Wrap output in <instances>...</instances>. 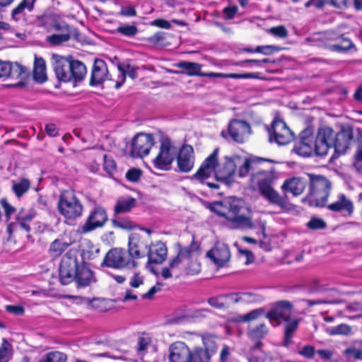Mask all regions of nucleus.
<instances>
[{
    "label": "nucleus",
    "mask_w": 362,
    "mask_h": 362,
    "mask_svg": "<svg viewBox=\"0 0 362 362\" xmlns=\"http://www.w3.org/2000/svg\"><path fill=\"white\" fill-rule=\"evenodd\" d=\"M218 149L216 148L202 163L192 179L201 183H205L212 173L216 180L227 185L235 182L238 175L240 177H246L249 172L255 168V165L261 160L258 157L245 158L238 155L225 156L221 162L218 161ZM211 189H218L219 185L216 183L206 182Z\"/></svg>",
    "instance_id": "nucleus-1"
},
{
    "label": "nucleus",
    "mask_w": 362,
    "mask_h": 362,
    "mask_svg": "<svg viewBox=\"0 0 362 362\" xmlns=\"http://www.w3.org/2000/svg\"><path fill=\"white\" fill-rule=\"evenodd\" d=\"M200 272L201 263L198 260L197 252L191 247H180L177 256L169 261L168 267L162 269L161 276L167 279L182 275H197Z\"/></svg>",
    "instance_id": "nucleus-2"
},
{
    "label": "nucleus",
    "mask_w": 362,
    "mask_h": 362,
    "mask_svg": "<svg viewBox=\"0 0 362 362\" xmlns=\"http://www.w3.org/2000/svg\"><path fill=\"white\" fill-rule=\"evenodd\" d=\"M259 158L261 160L255 165V168H254V170H257V171L251 175V185L257 187L259 194L269 203L280 206L281 208H285L286 206L285 198L281 197L272 186L276 178L274 170L273 168L263 170L259 168L258 165L265 160L261 158ZM252 170H253V169Z\"/></svg>",
    "instance_id": "nucleus-3"
},
{
    "label": "nucleus",
    "mask_w": 362,
    "mask_h": 362,
    "mask_svg": "<svg viewBox=\"0 0 362 362\" xmlns=\"http://www.w3.org/2000/svg\"><path fill=\"white\" fill-rule=\"evenodd\" d=\"M76 279L79 286L85 287L95 281L93 272L86 266L79 267L76 257L70 252L66 253L59 266V279L67 285Z\"/></svg>",
    "instance_id": "nucleus-4"
},
{
    "label": "nucleus",
    "mask_w": 362,
    "mask_h": 362,
    "mask_svg": "<svg viewBox=\"0 0 362 362\" xmlns=\"http://www.w3.org/2000/svg\"><path fill=\"white\" fill-rule=\"evenodd\" d=\"M241 199L231 198L223 202H216L209 206L211 211L223 217L233 228H252L254 224L251 218L241 213L243 209Z\"/></svg>",
    "instance_id": "nucleus-5"
},
{
    "label": "nucleus",
    "mask_w": 362,
    "mask_h": 362,
    "mask_svg": "<svg viewBox=\"0 0 362 362\" xmlns=\"http://www.w3.org/2000/svg\"><path fill=\"white\" fill-rule=\"evenodd\" d=\"M57 210L66 223H72L83 215V206L74 191L64 190L59 195Z\"/></svg>",
    "instance_id": "nucleus-6"
},
{
    "label": "nucleus",
    "mask_w": 362,
    "mask_h": 362,
    "mask_svg": "<svg viewBox=\"0 0 362 362\" xmlns=\"http://www.w3.org/2000/svg\"><path fill=\"white\" fill-rule=\"evenodd\" d=\"M310 180L308 201L310 206H323L327 201L332 183L325 176L308 174Z\"/></svg>",
    "instance_id": "nucleus-7"
},
{
    "label": "nucleus",
    "mask_w": 362,
    "mask_h": 362,
    "mask_svg": "<svg viewBox=\"0 0 362 362\" xmlns=\"http://www.w3.org/2000/svg\"><path fill=\"white\" fill-rule=\"evenodd\" d=\"M101 266L122 269L124 268H135L137 266V262L129 257L125 250L113 248L107 252Z\"/></svg>",
    "instance_id": "nucleus-8"
},
{
    "label": "nucleus",
    "mask_w": 362,
    "mask_h": 362,
    "mask_svg": "<svg viewBox=\"0 0 362 362\" xmlns=\"http://www.w3.org/2000/svg\"><path fill=\"white\" fill-rule=\"evenodd\" d=\"M177 148L168 138H163L160 141L159 152L152 162L158 170H168L175 158Z\"/></svg>",
    "instance_id": "nucleus-9"
},
{
    "label": "nucleus",
    "mask_w": 362,
    "mask_h": 362,
    "mask_svg": "<svg viewBox=\"0 0 362 362\" xmlns=\"http://www.w3.org/2000/svg\"><path fill=\"white\" fill-rule=\"evenodd\" d=\"M269 141L279 145H286L293 139V133L286 124L280 119L273 121L272 128L268 129Z\"/></svg>",
    "instance_id": "nucleus-10"
},
{
    "label": "nucleus",
    "mask_w": 362,
    "mask_h": 362,
    "mask_svg": "<svg viewBox=\"0 0 362 362\" xmlns=\"http://www.w3.org/2000/svg\"><path fill=\"white\" fill-rule=\"evenodd\" d=\"M105 209L101 206H95L89 213L85 223L79 228L81 233H88L102 228L107 221Z\"/></svg>",
    "instance_id": "nucleus-11"
},
{
    "label": "nucleus",
    "mask_w": 362,
    "mask_h": 362,
    "mask_svg": "<svg viewBox=\"0 0 362 362\" xmlns=\"http://www.w3.org/2000/svg\"><path fill=\"white\" fill-rule=\"evenodd\" d=\"M153 145L154 140L151 134L139 133L132 141L131 154L133 157L143 158L148 155Z\"/></svg>",
    "instance_id": "nucleus-12"
},
{
    "label": "nucleus",
    "mask_w": 362,
    "mask_h": 362,
    "mask_svg": "<svg viewBox=\"0 0 362 362\" xmlns=\"http://www.w3.org/2000/svg\"><path fill=\"white\" fill-rule=\"evenodd\" d=\"M333 136L334 131L329 127H323L319 129L315 142L313 152L317 156H325L328 150L333 148Z\"/></svg>",
    "instance_id": "nucleus-13"
},
{
    "label": "nucleus",
    "mask_w": 362,
    "mask_h": 362,
    "mask_svg": "<svg viewBox=\"0 0 362 362\" xmlns=\"http://www.w3.org/2000/svg\"><path fill=\"white\" fill-rule=\"evenodd\" d=\"M148 243L146 239L138 233H132L129 237L128 255L132 259L144 257L147 253Z\"/></svg>",
    "instance_id": "nucleus-14"
},
{
    "label": "nucleus",
    "mask_w": 362,
    "mask_h": 362,
    "mask_svg": "<svg viewBox=\"0 0 362 362\" xmlns=\"http://www.w3.org/2000/svg\"><path fill=\"white\" fill-rule=\"evenodd\" d=\"M35 212L33 210H25L21 209L16 214V222H11L7 227V230L10 234L17 232L19 230H24L25 232L30 231V223L35 217Z\"/></svg>",
    "instance_id": "nucleus-15"
},
{
    "label": "nucleus",
    "mask_w": 362,
    "mask_h": 362,
    "mask_svg": "<svg viewBox=\"0 0 362 362\" xmlns=\"http://www.w3.org/2000/svg\"><path fill=\"white\" fill-rule=\"evenodd\" d=\"M250 134V126L243 120L233 119L228 126V134L237 143H243Z\"/></svg>",
    "instance_id": "nucleus-16"
},
{
    "label": "nucleus",
    "mask_w": 362,
    "mask_h": 362,
    "mask_svg": "<svg viewBox=\"0 0 362 362\" xmlns=\"http://www.w3.org/2000/svg\"><path fill=\"white\" fill-rule=\"evenodd\" d=\"M194 152L192 146L184 145L177 158V168L180 172L188 173L194 165Z\"/></svg>",
    "instance_id": "nucleus-17"
},
{
    "label": "nucleus",
    "mask_w": 362,
    "mask_h": 362,
    "mask_svg": "<svg viewBox=\"0 0 362 362\" xmlns=\"http://www.w3.org/2000/svg\"><path fill=\"white\" fill-rule=\"evenodd\" d=\"M28 75V69L18 63L0 61V78L10 77L23 79Z\"/></svg>",
    "instance_id": "nucleus-18"
},
{
    "label": "nucleus",
    "mask_w": 362,
    "mask_h": 362,
    "mask_svg": "<svg viewBox=\"0 0 362 362\" xmlns=\"http://www.w3.org/2000/svg\"><path fill=\"white\" fill-rule=\"evenodd\" d=\"M206 256L217 267H223L230 259V251L226 244L218 243L207 252Z\"/></svg>",
    "instance_id": "nucleus-19"
},
{
    "label": "nucleus",
    "mask_w": 362,
    "mask_h": 362,
    "mask_svg": "<svg viewBox=\"0 0 362 362\" xmlns=\"http://www.w3.org/2000/svg\"><path fill=\"white\" fill-rule=\"evenodd\" d=\"M53 58V69L57 78L63 82L71 81V61L59 56H54Z\"/></svg>",
    "instance_id": "nucleus-20"
},
{
    "label": "nucleus",
    "mask_w": 362,
    "mask_h": 362,
    "mask_svg": "<svg viewBox=\"0 0 362 362\" xmlns=\"http://www.w3.org/2000/svg\"><path fill=\"white\" fill-rule=\"evenodd\" d=\"M190 349L182 341H176L172 344L169 348L170 362H189Z\"/></svg>",
    "instance_id": "nucleus-21"
},
{
    "label": "nucleus",
    "mask_w": 362,
    "mask_h": 362,
    "mask_svg": "<svg viewBox=\"0 0 362 362\" xmlns=\"http://www.w3.org/2000/svg\"><path fill=\"white\" fill-rule=\"evenodd\" d=\"M292 305L288 301H280L266 315L270 321L287 320L291 312Z\"/></svg>",
    "instance_id": "nucleus-22"
},
{
    "label": "nucleus",
    "mask_w": 362,
    "mask_h": 362,
    "mask_svg": "<svg viewBox=\"0 0 362 362\" xmlns=\"http://www.w3.org/2000/svg\"><path fill=\"white\" fill-rule=\"evenodd\" d=\"M168 250L161 241H157L148 246L147 256L148 262L153 264H161L167 257Z\"/></svg>",
    "instance_id": "nucleus-23"
},
{
    "label": "nucleus",
    "mask_w": 362,
    "mask_h": 362,
    "mask_svg": "<svg viewBox=\"0 0 362 362\" xmlns=\"http://www.w3.org/2000/svg\"><path fill=\"white\" fill-rule=\"evenodd\" d=\"M38 23L41 26L45 27L47 30H68V25L65 23L62 22L59 16L54 13L44 14L38 19Z\"/></svg>",
    "instance_id": "nucleus-24"
},
{
    "label": "nucleus",
    "mask_w": 362,
    "mask_h": 362,
    "mask_svg": "<svg viewBox=\"0 0 362 362\" xmlns=\"http://www.w3.org/2000/svg\"><path fill=\"white\" fill-rule=\"evenodd\" d=\"M352 139L351 130L343 129L337 134L334 132L332 146L338 153H344L349 148V143Z\"/></svg>",
    "instance_id": "nucleus-25"
},
{
    "label": "nucleus",
    "mask_w": 362,
    "mask_h": 362,
    "mask_svg": "<svg viewBox=\"0 0 362 362\" xmlns=\"http://www.w3.org/2000/svg\"><path fill=\"white\" fill-rule=\"evenodd\" d=\"M108 70L107 65L103 60L98 59L95 61L90 84L95 86L102 83L107 78Z\"/></svg>",
    "instance_id": "nucleus-26"
},
{
    "label": "nucleus",
    "mask_w": 362,
    "mask_h": 362,
    "mask_svg": "<svg viewBox=\"0 0 362 362\" xmlns=\"http://www.w3.org/2000/svg\"><path fill=\"white\" fill-rule=\"evenodd\" d=\"M327 209L334 212L344 211L348 215L354 212L353 202L344 194H339L337 199L327 206Z\"/></svg>",
    "instance_id": "nucleus-27"
},
{
    "label": "nucleus",
    "mask_w": 362,
    "mask_h": 362,
    "mask_svg": "<svg viewBox=\"0 0 362 362\" xmlns=\"http://www.w3.org/2000/svg\"><path fill=\"white\" fill-rule=\"evenodd\" d=\"M306 185V181L304 179L294 177L285 180L282 185V189L286 192L291 193L294 196H298L303 192Z\"/></svg>",
    "instance_id": "nucleus-28"
},
{
    "label": "nucleus",
    "mask_w": 362,
    "mask_h": 362,
    "mask_svg": "<svg viewBox=\"0 0 362 362\" xmlns=\"http://www.w3.org/2000/svg\"><path fill=\"white\" fill-rule=\"evenodd\" d=\"M136 199L132 197H120L114 207L115 214H125L136 206Z\"/></svg>",
    "instance_id": "nucleus-29"
},
{
    "label": "nucleus",
    "mask_w": 362,
    "mask_h": 362,
    "mask_svg": "<svg viewBox=\"0 0 362 362\" xmlns=\"http://www.w3.org/2000/svg\"><path fill=\"white\" fill-rule=\"evenodd\" d=\"M261 343H257L247 354L249 362H272V356L260 348Z\"/></svg>",
    "instance_id": "nucleus-30"
},
{
    "label": "nucleus",
    "mask_w": 362,
    "mask_h": 362,
    "mask_svg": "<svg viewBox=\"0 0 362 362\" xmlns=\"http://www.w3.org/2000/svg\"><path fill=\"white\" fill-rule=\"evenodd\" d=\"M293 151L297 154L303 156H310L313 153V139L312 137L302 139L296 143L293 148Z\"/></svg>",
    "instance_id": "nucleus-31"
},
{
    "label": "nucleus",
    "mask_w": 362,
    "mask_h": 362,
    "mask_svg": "<svg viewBox=\"0 0 362 362\" xmlns=\"http://www.w3.org/2000/svg\"><path fill=\"white\" fill-rule=\"evenodd\" d=\"M71 81L78 82L84 79L87 70L83 63L78 60H72L71 61Z\"/></svg>",
    "instance_id": "nucleus-32"
},
{
    "label": "nucleus",
    "mask_w": 362,
    "mask_h": 362,
    "mask_svg": "<svg viewBox=\"0 0 362 362\" xmlns=\"http://www.w3.org/2000/svg\"><path fill=\"white\" fill-rule=\"evenodd\" d=\"M30 181L27 178H21L12 181L11 189L15 196L20 199L26 194L30 188Z\"/></svg>",
    "instance_id": "nucleus-33"
},
{
    "label": "nucleus",
    "mask_w": 362,
    "mask_h": 362,
    "mask_svg": "<svg viewBox=\"0 0 362 362\" xmlns=\"http://www.w3.org/2000/svg\"><path fill=\"white\" fill-rule=\"evenodd\" d=\"M33 77L38 83H43L47 80L45 62L42 58H35Z\"/></svg>",
    "instance_id": "nucleus-34"
},
{
    "label": "nucleus",
    "mask_w": 362,
    "mask_h": 362,
    "mask_svg": "<svg viewBox=\"0 0 362 362\" xmlns=\"http://www.w3.org/2000/svg\"><path fill=\"white\" fill-rule=\"evenodd\" d=\"M178 68H180L185 71V74L187 76H202L203 73L202 72V65L190 62H180L177 64Z\"/></svg>",
    "instance_id": "nucleus-35"
},
{
    "label": "nucleus",
    "mask_w": 362,
    "mask_h": 362,
    "mask_svg": "<svg viewBox=\"0 0 362 362\" xmlns=\"http://www.w3.org/2000/svg\"><path fill=\"white\" fill-rule=\"evenodd\" d=\"M286 324L285 325V333L284 346L288 347L292 343V338L293 333L296 331L298 327V320L297 319H287L285 320Z\"/></svg>",
    "instance_id": "nucleus-36"
},
{
    "label": "nucleus",
    "mask_w": 362,
    "mask_h": 362,
    "mask_svg": "<svg viewBox=\"0 0 362 362\" xmlns=\"http://www.w3.org/2000/svg\"><path fill=\"white\" fill-rule=\"evenodd\" d=\"M325 332L327 334L331 336H351L354 333L353 327L351 325L344 323H341L337 326L328 327L325 329Z\"/></svg>",
    "instance_id": "nucleus-37"
},
{
    "label": "nucleus",
    "mask_w": 362,
    "mask_h": 362,
    "mask_svg": "<svg viewBox=\"0 0 362 362\" xmlns=\"http://www.w3.org/2000/svg\"><path fill=\"white\" fill-rule=\"evenodd\" d=\"M268 329L265 324L261 323L255 326H250L247 330V335L250 339L257 341L259 343L267 334Z\"/></svg>",
    "instance_id": "nucleus-38"
},
{
    "label": "nucleus",
    "mask_w": 362,
    "mask_h": 362,
    "mask_svg": "<svg viewBox=\"0 0 362 362\" xmlns=\"http://www.w3.org/2000/svg\"><path fill=\"white\" fill-rule=\"evenodd\" d=\"M36 0H23L16 8L12 10V17L18 20L25 14V11L30 12L33 10Z\"/></svg>",
    "instance_id": "nucleus-39"
},
{
    "label": "nucleus",
    "mask_w": 362,
    "mask_h": 362,
    "mask_svg": "<svg viewBox=\"0 0 362 362\" xmlns=\"http://www.w3.org/2000/svg\"><path fill=\"white\" fill-rule=\"evenodd\" d=\"M190 359L189 362H209L210 356L208 350L201 347H196L190 350Z\"/></svg>",
    "instance_id": "nucleus-40"
},
{
    "label": "nucleus",
    "mask_w": 362,
    "mask_h": 362,
    "mask_svg": "<svg viewBox=\"0 0 362 362\" xmlns=\"http://www.w3.org/2000/svg\"><path fill=\"white\" fill-rule=\"evenodd\" d=\"M69 246V243L61 239L54 240L50 245L49 252L53 257L60 256Z\"/></svg>",
    "instance_id": "nucleus-41"
},
{
    "label": "nucleus",
    "mask_w": 362,
    "mask_h": 362,
    "mask_svg": "<svg viewBox=\"0 0 362 362\" xmlns=\"http://www.w3.org/2000/svg\"><path fill=\"white\" fill-rule=\"evenodd\" d=\"M346 311L353 313L352 315L346 317L350 320H354L362 318V305L358 303H353L346 305Z\"/></svg>",
    "instance_id": "nucleus-42"
},
{
    "label": "nucleus",
    "mask_w": 362,
    "mask_h": 362,
    "mask_svg": "<svg viewBox=\"0 0 362 362\" xmlns=\"http://www.w3.org/2000/svg\"><path fill=\"white\" fill-rule=\"evenodd\" d=\"M264 300V297L255 293H241L240 300L243 303H260Z\"/></svg>",
    "instance_id": "nucleus-43"
},
{
    "label": "nucleus",
    "mask_w": 362,
    "mask_h": 362,
    "mask_svg": "<svg viewBox=\"0 0 362 362\" xmlns=\"http://www.w3.org/2000/svg\"><path fill=\"white\" fill-rule=\"evenodd\" d=\"M165 35H166V34L165 33L158 32V33H155L153 35L149 37L147 39V41L150 44H151L156 47H164L166 45Z\"/></svg>",
    "instance_id": "nucleus-44"
},
{
    "label": "nucleus",
    "mask_w": 362,
    "mask_h": 362,
    "mask_svg": "<svg viewBox=\"0 0 362 362\" xmlns=\"http://www.w3.org/2000/svg\"><path fill=\"white\" fill-rule=\"evenodd\" d=\"M66 355L60 351L49 352L44 359V362H66Z\"/></svg>",
    "instance_id": "nucleus-45"
},
{
    "label": "nucleus",
    "mask_w": 362,
    "mask_h": 362,
    "mask_svg": "<svg viewBox=\"0 0 362 362\" xmlns=\"http://www.w3.org/2000/svg\"><path fill=\"white\" fill-rule=\"evenodd\" d=\"M11 355V344L6 340L3 339L0 346V362H8Z\"/></svg>",
    "instance_id": "nucleus-46"
},
{
    "label": "nucleus",
    "mask_w": 362,
    "mask_h": 362,
    "mask_svg": "<svg viewBox=\"0 0 362 362\" xmlns=\"http://www.w3.org/2000/svg\"><path fill=\"white\" fill-rule=\"evenodd\" d=\"M151 337L146 334H142L138 339V351L141 354L146 353L151 344Z\"/></svg>",
    "instance_id": "nucleus-47"
},
{
    "label": "nucleus",
    "mask_w": 362,
    "mask_h": 362,
    "mask_svg": "<svg viewBox=\"0 0 362 362\" xmlns=\"http://www.w3.org/2000/svg\"><path fill=\"white\" fill-rule=\"evenodd\" d=\"M117 32L127 37H132L136 35L138 29L134 25H122L117 28Z\"/></svg>",
    "instance_id": "nucleus-48"
},
{
    "label": "nucleus",
    "mask_w": 362,
    "mask_h": 362,
    "mask_svg": "<svg viewBox=\"0 0 362 362\" xmlns=\"http://www.w3.org/2000/svg\"><path fill=\"white\" fill-rule=\"evenodd\" d=\"M70 39L69 34H54L47 37V40L52 45H59Z\"/></svg>",
    "instance_id": "nucleus-49"
},
{
    "label": "nucleus",
    "mask_w": 362,
    "mask_h": 362,
    "mask_svg": "<svg viewBox=\"0 0 362 362\" xmlns=\"http://www.w3.org/2000/svg\"><path fill=\"white\" fill-rule=\"evenodd\" d=\"M1 206L4 211L5 216L8 221H9L12 216H16V209L13 207L6 199L1 200Z\"/></svg>",
    "instance_id": "nucleus-50"
},
{
    "label": "nucleus",
    "mask_w": 362,
    "mask_h": 362,
    "mask_svg": "<svg viewBox=\"0 0 362 362\" xmlns=\"http://www.w3.org/2000/svg\"><path fill=\"white\" fill-rule=\"evenodd\" d=\"M99 252L100 248L97 245L88 243V250H83V255L85 259H93L98 257Z\"/></svg>",
    "instance_id": "nucleus-51"
},
{
    "label": "nucleus",
    "mask_w": 362,
    "mask_h": 362,
    "mask_svg": "<svg viewBox=\"0 0 362 362\" xmlns=\"http://www.w3.org/2000/svg\"><path fill=\"white\" fill-rule=\"evenodd\" d=\"M308 228L311 230L324 229L326 227L325 221L317 217H313L306 224Z\"/></svg>",
    "instance_id": "nucleus-52"
},
{
    "label": "nucleus",
    "mask_w": 362,
    "mask_h": 362,
    "mask_svg": "<svg viewBox=\"0 0 362 362\" xmlns=\"http://www.w3.org/2000/svg\"><path fill=\"white\" fill-rule=\"evenodd\" d=\"M298 354L305 358L311 359L316 354V351L314 346L305 345L298 351Z\"/></svg>",
    "instance_id": "nucleus-53"
},
{
    "label": "nucleus",
    "mask_w": 362,
    "mask_h": 362,
    "mask_svg": "<svg viewBox=\"0 0 362 362\" xmlns=\"http://www.w3.org/2000/svg\"><path fill=\"white\" fill-rule=\"evenodd\" d=\"M352 46V42L347 38H342L339 44L332 45V49L339 52H344L350 49Z\"/></svg>",
    "instance_id": "nucleus-54"
},
{
    "label": "nucleus",
    "mask_w": 362,
    "mask_h": 362,
    "mask_svg": "<svg viewBox=\"0 0 362 362\" xmlns=\"http://www.w3.org/2000/svg\"><path fill=\"white\" fill-rule=\"evenodd\" d=\"M209 303L218 309L227 308V302L224 300L223 295L209 298Z\"/></svg>",
    "instance_id": "nucleus-55"
},
{
    "label": "nucleus",
    "mask_w": 362,
    "mask_h": 362,
    "mask_svg": "<svg viewBox=\"0 0 362 362\" xmlns=\"http://www.w3.org/2000/svg\"><path fill=\"white\" fill-rule=\"evenodd\" d=\"M264 314V310L263 309H255L252 311L247 313L243 317V320L245 322H249L251 320H255L257 318H259L261 315Z\"/></svg>",
    "instance_id": "nucleus-56"
},
{
    "label": "nucleus",
    "mask_w": 362,
    "mask_h": 362,
    "mask_svg": "<svg viewBox=\"0 0 362 362\" xmlns=\"http://www.w3.org/2000/svg\"><path fill=\"white\" fill-rule=\"evenodd\" d=\"M144 284V276L140 273L136 272L129 279V285L132 288H139Z\"/></svg>",
    "instance_id": "nucleus-57"
},
{
    "label": "nucleus",
    "mask_w": 362,
    "mask_h": 362,
    "mask_svg": "<svg viewBox=\"0 0 362 362\" xmlns=\"http://www.w3.org/2000/svg\"><path fill=\"white\" fill-rule=\"evenodd\" d=\"M141 176V170L137 168H132L126 173V178L130 182H137Z\"/></svg>",
    "instance_id": "nucleus-58"
},
{
    "label": "nucleus",
    "mask_w": 362,
    "mask_h": 362,
    "mask_svg": "<svg viewBox=\"0 0 362 362\" xmlns=\"http://www.w3.org/2000/svg\"><path fill=\"white\" fill-rule=\"evenodd\" d=\"M5 310L8 313L14 315H23L25 313V309L22 305H7Z\"/></svg>",
    "instance_id": "nucleus-59"
},
{
    "label": "nucleus",
    "mask_w": 362,
    "mask_h": 362,
    "mask_svg": "<svg viewBox=\"0 0 362 362\" xmlns=\"http://www.w3.org/2000/svg\"><path fill=\"white\" fill-rule=\"evenodd\" d=\"M112 222L115 227L122 229L131 230L134 226V223L128 220H113Z\"/></svg>",
    "instance_id": "nucleus-60"
},
{
    "label": "nucleus",
    "mask_w": 362,
    "mask_h": 362,
    "mask_svg": "<svg viewBox=\"0 0 362 362\" xmlns=\"http://www.w3.org/2000/svg\"><path fill=\"white\" fill-rule=\"evenodd\" d=\"M269 33L274 36L280 38H284L287 36L288 32L284 26H277L272 28L269 30Z\"/></svg>",
    "instance_id": "nucleus-61"
},
{
    "label": "nucleus",
    "mask_w": 362,
    "mask_h": 362,
    "mask_svg": "<svg viewBox=\"0 0 362 362\" xmlns=\"http://www.w3.org/2000/svg\"><path fill=\"white\" fill-rule=\"evenodd\" d=\"M225 78H257V73H250V74H226Z\"/></svg>",
    "instance_id": "nucleus-62"
},
{
    "label": "nucleus",
    "mask_w": 362,
    "mask_h": 362,
    "mask_svg": "<svg viewBox=\"0 0 362 362\" xmlns=\"http://www.w3.org/2000/svg\"><path fill=\"white\" fill-rule=\"evenodd\" d=\"M224 300L227 302V308L232 303H241L240 293H230L223 295Z\"/></svg>",
    "instance_id": "nucleus-63"
},
{
    "label": "nucleus",
    "mask_w": 362,
    "mask_h": 362,
    "mask_svg": "<svg viewBox=\"0 0 362 362\" xmlns=\"http://www.w3.org/2000/svg\"><path fill=\"white\" fill-rule=\"evenodd\" d=\"M276 49L273 45L257 46L255 48V51L258 53H262L268 55L276 51Z\"/></svg>",
    "instance_id": "nucleus-64"
}]
</instances>
